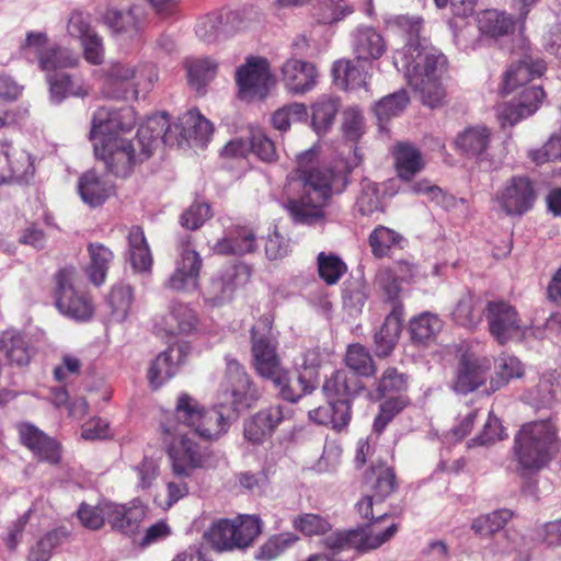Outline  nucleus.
<instances>
[{"mask_svg": "<svg viewBox=\"0 0 561 561\" xmlns=\"http://www.w3.org/2000/svg\"><path fill=\"white\" fill-rule=\"evenodd\" d=\"M300 194L287 201V210L296 224L312 226L325 218L323 208L334 193H342L348 184V171L319 164V153L310 148L297 156L291 173Z\"/></svg>", "mask_w": 561, "mask_h": 561, "instance_id": "nucleus-1", "label": "nucleus"}, {"mask_svg": "<svg viewBox=\"0 0 561 561\" xmlns=\"http://www.w3.org/2000/svg\"><path fill=\"white\" fill-rule=\"evenodd\" d=\"M136 123V113L129 106L119 110L100 106L93 113L90 139L94 153L115 176L127 178L136 164L148 159L142 156V148L137 152L136 141L121 136L130 131Z\"/></svg>", "mask_w": 561, "mask_h": 561, "instance_id": "nucleus-2", "label": "nucleus"}, {"mask_svg": "<svg viewBox=\"0 0 561 561\" xmlns=\"http://www.w3.org/2000/svg\"><path fill=\"white\" fill-rule=\"evenodd\" d=\"M203 409L196 398L182 392L176 398L173 412L160 423V440L175 476L188 477L206 461L204 450L188 435L194 432Z\"/></svg>", "mask_w": 561, "mask_h": 561, "instance_id": "nucleus-3", "label": "nucleus"}, {"mask_svg": "<svg viewBox=\"0 0 561 561\" xmlns=\"http://www.w3.org/2000/svg\"><path fill=\"white\" fill-rule=\"evenodd\" d=\"M556 428L549 421L524 424L514 438V454L519 469L538 471L549 461Z\"/></svg>", "mask_w": 561, "mask_h": 561, "instance_id": "nucleus-4", "label": "nucleus"}, {"mask_svg": "<svg viewBox=\"0 0 561 561\" xmlns=\"http://www.w3.org/2000/svg\"><path fill=\"white\" fill-rule=\"evenodd\" d=\"M153 77L156 73L151 67L135 69L128 65L114 64L105 77L103 93L112 99L137 98L139 90L152 85Z\"/></svg>", "mask_w": 561, "mask_h": 561, "instance_id": "nucleus-5", "label": "nucleus"}, {"mask_svg": "<svg viewBox=\"0 0 561 561\" xmlns=\"http://www.w3.org/2000/svg\"><path fill=\"white\" fill-rule=\"evenodd\" d=\"M77 270L73 266L60 268L54 275V297L58 310L69 318L84 321L92 317L94 307L91 298L76 291L73 282Z\"/></svg>", "mask_w": 561, "mask_h": 561, "instance_id": "nucleus-6", "label": "nucleus"}, {"mask_svg": "<svg viewBox=\"0 0 561 561\" xmlns=\"http://www.w3.org/2000/svg\"><path fill=\"white\" fill-rule=\"evenodd\" d=\"M226 405L237 416L240 408H251L260 398V391L244 367L236 359H227L224 380L220 385Z\"/></svg>", "mask_w": 561, "mask_h": 561, "instance_id": "nucleus-7", "label": "nucleus"}, {"mask_svg": "<svg viewBox=\"0 0 561 561\" xmlns=\"http://www.w3.org/2000/svg\"><path fill=\"white\" fill-rule=\"evenodd\" d=\"M25 54L32 53L37 57L39 68L46 72V78L51 73L62 72L68 68H76L80 64L78 55L67 48L57 45H48V37L42 32H30L25 43L21 46Z\"/></svg>", "mask_w": 561, "mask_h": 561, "instance_id": "nucleus-8", "label": "nucleus"}, {"mask_svg": "<svg viewBox=\"0 0 561 561\" xmlns=\"http://www.w3.org/2000/svg\"><path fill=\"white\" fill-rule=\"evenodd\" d=\"M271 82L270 62L263 57H248L236 71L238 98L242 101L264 100L270 93Z\"/></svg>", "mask_w": 561, "mask_h": 561, "instance_id": "nucleus-9", "label": "nucleus"}, {"mask_svg": "<svg viewBox=\"0 0 561 561\" xmlns=\"http://www.w3.org/2000/svg\"><path fill=\"white\" fill-rule=\"evenodd\" d=\"M398 531V524L392 523L386 529L377 531L373 528L369 533L363 529L339 530L323 538V546L337 553L341 551L356 549L358 551H368L377 549L389 541Z\"/></svg>", "mask_w": 561, "mask_h": 561, "instance_id": "nucleus-10", "label": "nucleus"}, {"mask_svg": "<svg viewBox=\"0 0 561 561\" xmlns=\"http://www.w3.org/2000/svg\"><path fill=\"white\" fill-rule=\"evenodd\" d=\"M178 250L175 270L167 279L165 287L175 291H193L198 288L203 259L193 248L191 236L179 240Z\"/></svg>", "mask_w": 561, "mask_h": 561, "instance_id": "nucleus-11", "label": "nucleus"}, {"mask_svg": "<svg viewBox=\"0 0 561 561\" xmlns=\"http://www.w3.org/2000/svg\"><path fill=\"white\" fill-rule=\"evenodd\" d=\"M16 431L21 445L25 447L38 462L49 466H59L61 463L64 447L57 438L49 436L30 422L18 423Z\"/></svg>", "mask_w": 561, "mask_h": 561, "instance_id": "nucleus-12", "label": "nucleus"}, {"mask_svg": "<svg viewBox=\"0 0 561 561\" xmlns=\"http://www.w3.org/2000/svg\"><path fill=\"white\" fill-rule=\"evenodd\" d=\"M537 197L535 183L525 175L512 176L496 194V201L507 216L527 214L533 209Z\"/></svg>", "mask_w": 561, "mask_h": 561, "instance_id": "nucleus-13", "label": "nucleus"}, {"mask_svg": "<svg viewBox=\"0 0 561 561\" xmlns=\"http://www.w3.org/2000/svg\"><path fill=\"white\" fill-rule=\"evenodd\" d=\"M484 316L490 334L500 345H505L522 331L523 320L519 312L506 300L489 301L484 308Z\"/></svg>", "mask_w": 561, "mask_h": 561, "instance_id": "nucleus-14", "label": "nucleus"}, {"mask_svg": "<svg viewBox=\"0 0 561 561\" xmlns=\"http://www.w3.org/2000/svg\"><path fill=\"white\" fill-rule=\"evenodd\" d=\"M490 371L491 362L488 358L463 353L455 369L451 388L459 394H469L485 385Z\"/></svg>", "mask_w": 561, "mask_h": 561, "instance_id": "nucleus-15", "label": "nucleus"}, {"mask_svg": "<svg viewBox=\"0 0 561 561\" xmlns=\"http://www.w3.org/2000/svg\"><path fill=\"white\" fill-rule=\"evenodd\" d=\"M280 79L287 91L291 94L302 95L318 84L319 70L311 61L289 58L282 65Z\"/></svg>", "mask_w": 561, "mask_h": 561, "instance_id": "nucleus-16", "label": "nucleus"}, {"mask_svg": "<svg viewBox=\"0 0 561 561\" xmlns=\"http://www.w3.org/2000/svg\"><path fill=\"white\" fill-rule=\"evenodd\" d=\"M251 352L253 367L256 374L265 379L276 378L283 369L277 354V341L270 334L259 335L255 329L251 330Z\"/></svg>", "mask_w": 561, "mask_h": 561, "instance_id": "nucleus-17", "label": "nucleus"}, {"mask_svg": "<svg viewBox=\"0 0 561 561\" xmlns=\"http://www.w3.org/2000/svg\"><path fill=\"white\" fill-rule=\"evenodd\" d=\"M107 523L111 528L135 541L141 524L146 517V510L141 505H125L116 503H105L103 508Z\"/></svg>", "mask_w": 561, "mask_h": 561, "instance_id": "nucleus-18", "label": "nucleus"}, {"mask_svg": "<svg viewBox=\"0 0 561 561\" xmlns=\"http://www.w3.org/2000/svg\"><path fill=\"white\" fill-rule=\"evenodd\" d=\"M363 484L370 492V495L375 496L377 503L383 502L399 486L393 467L381 460L373 462L366 469Z\"/></svg>", "mask_w": 561, "mask_h": 561, "instance_id": "nucleus-19", "label": "nucleus"}, {"mask_svg": "<svg viewBox=\"0 0 561 561\" xmlns=\"http://www.w3.org/2000/svg\"><path fill=\"white\" fill-rule=\"evenodd\" d=\"M371 62L358 60H337L332 68L336 85L344 90L366 88L370 78Z\"/></svg>", "mask_w": 561, "mask_h": 561, "instance_id": "nucleus-20", "label": "nucleus"}, {"mask_svg": "<svg viewBox=\"0 0 561 561\" xmlns=\"http://www.w3.org/2000/svg\"><path fill=\"white\" fill-rule=\"evenodd\" d=\"M403 313V304H397L386 317L380 330L375 333V354L378 357H388L394 350L402 331Z\"/></svg>", "mask_w": 561, "mask_h": 561, "instance_id": "nucleus-21", "label": "nucleus"}, {"mask_svg": "<svg viewBox=\"0 0 561 561\" xmlns=\"http://www.w3.org/2000/svg\"><path fill=\"white\" fill-rule=\"evenodd\" d=\"M352 416V401L350 399L329 400L328 405L309 411L310 420L321 425L331 426L337 433L347 428Z\"/></svg>", "mask_w": 561, "mask_h": 561, "instance_id": "nucleus-22", "label": "nucleus"}, {"mask_svg": "<svg viewBox=\"0 0 561 561\" xmlns=\"http://www.w3.org/2000/svg\"><path fill=\"white\" fill-rule=\"evenodd\" d=\"M0 354L11 366H27L32 358V346L26 335L16 329L0 333Z\"/></svg>", "mask_w": 561, "mask_h": 561, "instance_id": "nucleus-23", "label": "nucleus"}, {"mask_svg": "<svg viewBox=\"0 0 561 561\" xmlns=\"http://www.w3.org/2000/svg\"><path fill=\"white\" fill-rule=\"evenodd\" d=\"M256 249V234L252 228L245 226L231 227L214 245L215 253L222 255H244Z\"/></svg>", "mask_w": 561, "mask_h": 561, "instance_id": "nucleus-24", "label": "nucleus"}, {"mask_svg": "<svg viewBox=\"0 0 561 561\" xmlns=\"http://www.w3.org/2000/svg\"><path fill=\"white\" fill-rule=\"evenodd\" d=\"M278 377L279 380L277 377L271 378L270 380L279 390V396L284 400L293 403L299 401L304 396L311 393L317 388L318 383L317 376H312L311 373H301L293 378L289 376L288 371L283 368L279 370Z\"/></svg>", "mask_w": 561, "mask_h": 561, "instance_id": "nucleus-25", "label": "nucleus"}, {"mask_svg": "<svg viewBox=\"0 0 561 561\" xmlns=\"http://www.w3.org/2000/svg\"><path fill=\"white\" fill-rule=\"evenodd\" d=\"M364 385L358 376L347 369L333 371L322 386V390L329 400L350 399L351 401L360 393Z\"/></svg>", "mask_w": 561, "mask_h": 561, "instance_id": "nucleus-26", "label": "nucleus"}, {"mask_svg": "<svg viewBox=\"0 0 561 561\" xmlns=\"http://www.w3.org/2000/svg\"><path fill=\"white\" fill-rule=\"evenodd\" d=\"M546 71V64L542 59L526 57L517 64L512 65L503 78L502 90L505 94L512 93L518 87H523L535 78L541 77Z\"/></svg>", "mask_w": 561, "mask_h": 561, "instance_id": "nucleus-27", "label": "nucleus"}, {"mask_svg": "<svg viewBox=\"0 0 561 561\" xmlns=\"http://www.w3.org/2000/svg\"><path fill=\"white\" fill-rule=\"evenodd\" d=\"M127 254L133 270L137 273L151 272L153 257L140 226H131L127 233Z\"/></svg>", "mask_w": 561, "mask_h": 561, "instance_id": "nucleus-28", "label": "nucleus"}, {"mask_svg": "<svg viewBox=\"0 0 561 561\" xmlns=\"http://www.w3.org/2000/svg\"><path fill=\"white\" fill-rule=\"evenodd\" d=\"M78 192L85 204L98 207L114 193V186L94 170H88L79 178Z\"/></svg>", "mask_w": 561, "mask_h": 561, "instance_id": "nucleus-29", "label": "nucleus"}, {"mask_svg": "<svg viewBox=\"0 0 561 561\" xmlns=\"http://www.w3.org/2000/svg\"><path fill=\"white\" fill-rule=\"evenodd\" d=\"M226 410H229V408L222 402L218 407L204 408L194 433L209 440L220 437L228 431L230 425V414Z\"/></svg>", "mask_w": 561, "mask_h": 561, "instance_id": "nucleus-30", "label": "nucleus"}, {"mask_svg": "<svg viewBox=\"0 0 561 561\" xmlns=\"http://www.w3.org/2000/svg\"><path fill=\"white\" fill-rule=\"evenodd\" d=\"M87 251L89 263L84 267L88 279L96 287L103 285L114 261L113 251L100 242H90Z\"/></svg>", "mask_w": 561, "mask_h": 561, "instance_id": "nucleus-31", "label": "nucleus"}, {"mask_svg": "<svg viewBox=\"0 0 561 561\" xmlns=\"http://www.w3.org/2000/svg\"><path fill=\"white\" fill-rule=\"evenodd\" d=\"M181 136L187 141L194 142L196 146H204L209 141L214 133V126L201 112L196 108L187 111L180 118Z\"/></svg>", "mask_w": 561, "mask_h": 561, "instance_id": "nucleus-32", "label": "nucleus"}, {"mask_svg": "<svg viewBox=\"0 0 561 561\" xmlns=\"http://www.w3.org/2000/svg\"><path fill=\"white\" fill-rule=\"evenodd\" d=\"M46 80L49 84L51 99L56 102H61L69 96L84 98L90 93V88L82 78L72 77L65 71L51 73Z\"/></svg>", "mask_w": 561, "mask_h": 561, "instance_id": "nucleus-33", "label": "nucleus"}, {"mask_svg": "<svg viewBox=\"0 0 561 561\" xmlns=\"http://www.w3.org/2000/svg\"><path fill=\"white\" fill-rule=\"evenodd\" d=\"M104 20L113 32L133 37L142 28L144 10L139 5H133L126 12L108 9Z\"/></svg>", "mask_w": 561, "mask_h": 561, "instance_id": "nucleus-34", "label": "nucleus"}, {"mask_svg": "<svg viewBox=\"0 0 561 561\" xmlns=\"http://www.w3.org/2000/svg\"><path fill=\"white\" fill-rule=\"evenodd\" d=\"M174 350L169 347L160 353L151 363L148 369V381L153 390L159 389L162 385L173 378L179 368L181 352L178 351V357L174 359Z\"/></svg>", "mask_w": 561, "mask_h": 561, "instance_id": "nucleus-35", "label": "nucleus"}, {"mask_svg": "<svg viewBox=\"0 0 561 561\" xmlns=\"http://www.w3.org/2000/svg\"><path fill=\"white\" fill-rule=\"evenodd\" d=\"M479 31L491 38L508 35L515 28V21L505 12L495 9L481 11L477 16Z\"/></svg>", "mask_w": 561, "mask_h": 561, "instance_id": "nucleus-36", "label": "nucleus"}, {"mask_svg": "<svg viewBox=\"0 0 561 561\" xmlns=\"http://www.w3.org/2000/svg\"><path fill=\"white\" fill-rule=\"evenodd\" d=\"M385 53L382 36L373 27L358 28L354 39V54L360 61L379 59Z\"/></svg>", "mask_w": 561, "mask_h": 561, "instance_id": "nucleus-37", "label": "nucleus"}, {"mask_svg": "<svg viewBox=\"0 0 561 561\" xmlns=\"http://www.w3.org/2000/svg\"><path fill=\"white\" fill-rule=\"evenodd\" d=\"M311 12L317 23L332 25L353 14L355 8L347 0H318Z\"/></svg>", "mask_w": 561, "mask_h": 561, "instance_id": "nucleus-38", "label": "nucleus"}, {"mask_svg": "<svg viewBox=\"0 0 561 561\" xmlns=\"http://www.w3.org/2000/svg\"><path fill=\"white\" fill-rule=\"evenodd\" d=\"M525 374L523 363L515 356L501 355L496 360L495 376L490 378L488 394L504 388L513 379L522 378Z\"/></svg>", "mask_w": 561, "mask_h": 561, "instance_id": "nucleus-39", "label": "nucleus"}, {"mask_svg": "<svg viewBox=\"0 0 561 561\" xmlns=\"http://www.w3.org/2000/svg\"><path fill=\"white\" fill-rule=\"evenodd\" d=\"M394 158L398 176L404 181L412 180L424 168L420 150L410 144H398Z\"/></svg>", "mask_w": 561, "mask_h": 561, "instance_id": "nucleus-40", "label": "nucleus"}, {"mask_svg": "<svg viewBox=\"0 0 561 561\" xmlns=\"http://www.w3.org/2000/svg\"><path fill=\"white\" fill-rule=\"evenodd\" d=\"M354 209L362 217L385 213L382 196L377 183L367 179L360 182V191L356 197Z\"/></svg>", "mask_w": 561, "mask_h": 561, "instance_id": "nucleus-41", "label": "nucleus"}, {"mask_svg": "<svg viewBox=\"0 0 561 561\" xmlns=\"http://www.w3.org/2000/svg\"><path fill=\"white\" fill-rule=\"evenodd\" d=\"M161 328L168 335L188 334L196 329L197 317L195 311L186 305H174L164 318Z\"/></svg>", "mask_w": 561, "mask_h": 561, "instance_id": "nucleus-42", "label": "nucleus"}, {"mask_svg": "<svg viewBox=\"0 0 561 561\" xmlns=\"http://www.w3.org/2000/svg\"><path fill=\"white\" fill-rule=\"evenodd\" d=\"M233 525V550H244L253 545L262 533V522L255 515H239L231 519Z\"/></svg>", "mask_w": 561, "mask_h": 561, "instance_id": "nucleus-43", "label": "nucleus"}, {"mask_svg": "<svg viewBox=\"0 0 561 561\" xmlns=\"http://www.w3.org/2000/svg\"><path fill=\"white\" fill-rule=\"evenodd\" d=\"M490 141L491 133L488 127L471 126L457 136L456 146L467 156L479 157L486 150Z\"/></svg>", "mask_w": 561, "mask_h": 561, "instance_id": "nucleus-44", "label": "nucleus"}, {"mask_svg": "<svg viewBox=\"0 0 561 561\" xmlns=\"http://www.w3.org/2000/svg\"><path fill=\"white\" fill-rule=\"evenodd\" d=\"M453 319L462 327H476L482 319L481 299L471 291H466L459 298L453 310Z\"/></svg>", "mask_w": 561, "mask_h": 561, "instance_id": "nucleus-45", "label": "nucleus"}, {"mask_svg": "<svg viewBox=\"0 0 561 561\" xmlns=\"http://www.w3.org/2000/svg\"><path fill=\"white\" fill-rule=\"evenodd\" d=\"M169 129L164 116L149 117L137 130L136 144L142 148V156L150 158L154 144L162 138Z\"/></svg>", "mask_w": 561, "mask_h": 561, "instance_id": "nucleus-46", "label": "nucleus"}, {"mask_svg": "<svg viewBox=\"0 0 561 561\" xmlns=\"http://www.w3.org/2000/svg\"><path fill=\"white\" fill-rule=\"evenodd\" d=\"M340 107L337 98L322 95L312 105L311 124L318 135L324 134L332 126Z\"/></svg>", "mask_w": 561, "mask_h": 561, "instance_id": "nucleus-47", "label": "nucleus"}, {"mask_svg": "<svg viewBox=\"0 0 561 561\" xmlns=\"http://www.w3.org/2000/svg\"><path fill=\"white\" fill-rule=\"evenodd\" d=\"M410 403L411 400L408 394L387 397L385 401L379 404V411L373 424L374 432L380 435L388 424L409 407Z\"/></svg>", "mask_w": 561, "mask_h": 561, "instance_id": "nucleus-48", "label": "nucleus"}, {"mask_svg": "<svg viewBox=\"0 0 561 561\" xmlns=\"http://www.w3.org/2000/svg\"><path fill=\"white\" fill-rule=\"evenodd\" d=\"M403 241V237L386 226H377L368 237V244L371 249V253L377 259L388 256L390 250L393 247H400Z\"/></svg>", "mask_w": 561, "mask_h": 561, "instance_id": "nucleus-49", "label": "nucleus"}, {"mask_svg": "<svg viewBox=\"0 0 561 561\" xmlns=\"http://www.w3.org/2000/svg\"><path fill=\"white\" fill-rule=\"evenodd\" d=\"M133 301L134 291L130 285L124 283L114 285L107 297L113 320L124 321L129 313Z\"/></svg>", "mask_w": 561, "mask_h": 561, "instance_id": "nucleus-50", "label": "nucleus"}, {"mask_svg": "<svg viewBox=\"0 0 561 561\" xmlns=\"http://www.w3.org/2000/svg\"><path fill=\"white\" fill-rule=\"evenodd\" d=\"M233 525L231 519L221 518L214 522L210 527L205 531L204 538L216 551H232L233 550Z\"/></svg>", "mask_w": 561, "mask_h": 561, "instance_id": "nucleus-51", "label": "nucleus"}, {"mask_svg": "<svg viewBox=\"0 0 561 561\" xmlns=\"http://www.w3.org/2000/svg\"><path fill=\"white\" fill-rule=\"evenodd\" d=\"M345 364L350 371L360 377H370L376 373V366L369 351L362 344L355 343L347 347Z\"/></svg>", "mask_w": 561, "mask_h": 561, "instance_id": "nucleus-52", "label": "nucleus"}, {"mask_svg": "<svg viewBox=\"0 0 561 561\" xmlns=\"http://www.w3.org/2000/svg\"><path fill=\"white\" fill-rule=\"evenodd\" d=\"M408 376L398 371L396 367H388L376 380V392L379 398L407 394Z\"/></svg>", "mask_w": 561, "mask_h": 561, "instance_id": "nucleus-53", "label": "nucleus"}, {"mask_svg": "<svg viewBox=\"0 0 561 561\" xmlns=\"http://www.w3.org/2000/svg\"><path fill=\"white\" fill-rule=\"evenodd\" d=\"M229 33L221 12H213L204 16L196 26V34L205 43H215Z\"/></svg>", "mask_w": 561, "mask_h": 561, "instance_id": "nucleus-54", "label": "nucleus"}, {"mask_svg": "<svg viewBox=\"0 0 561 561\" xmlns=\"http://www.w3.org/2000/svg\"><path fill=\"white\" fill-rule=\"evenodd\" d=\"M298 540V536L294 533L273 535L260 547L256 559L260 561H272L286 552Z\"/></svg>", "mask_w": 561, "mask_h": 561, "instance_id": "nucleus-55", "label": "nucleus"}, {"mask_svg": "<svg viewBox=\"0 0 561 561\" xmlns=\"http://www.w3.org/2000/svg\"><path fill=\"white\" fill-rule=\"evenodd\" d=\"M442 320L430 312H425L410 322L411 339L417 343H424L434 339L442 330Z\"/></svg>", "mask_w": 561, "mask_h": 561, "instance_id": "nucleus-56", "label": "nucleus"}, {"mask_svg": "<svg viewBox=\"0 0 561 561\" xmlns=\"http://www.w3.org/2000/svg\"><path fill=\"white\" fill-rule=\"evenodd\" d=\"M251 153L264 163H275L278 153L275 142L261 127L250 128Z\"/></svg>", "mask_w": 561, "mask_h": 561, "instance_id": "nucleus-57", "label": "nucleus"}, {"mask_svg": "<svg viewBox=\"0 0 561 561\" xmlns=\"http://www.w3.org/2000/svg\"><path fill=\"white\" fill-rule=\"evenodd\" d=\"M291 523L295 530L306 537L323 536L332 529V525L327 517L313 513L299 514L294 517Z\"/></svg>", "mask_w": 561, "mask_h": 561, "instance_id": "nucleus-58", "label": "nucleus"}, {"mask_svg": "<svg viewBox=\"0 0 561 561\" xmlns=\"http://www.w3.org/2000/svg\"><path fill=\"white\" fill-rule=\"evenodd\" d=\"M190 84L197 90L206 85L217 73V64L210 58H199L186 61Z\"/></svg>", "mask_w": 561, "mask_h": 561, "instance_id": "nucleus-59", "label": "nucleus"}, {"mask_svg": "<svg viewBox=\"0 0 561 561\" xmlns=\"http://www.w3.org/2000/svg\"><path fill=\"white\" fill-rule=\"evenodd\" d=\"M34 164L31 156L21 150H15L10 146L9 175L7 184L11 182L27 181L34 174Z\"/></svg>", "mask_w": 561, "mask_h": 561, "instance_id": "nucleus-60", "label": "nucleus"}, {"mask_svg": "<svg viewBox=\"0 0 561 561\" xmlns=\"http://www.w3.org/2000/svg\"><path fill=\"white\" fill-rule=\"evenodd\" d=\"M560 374L557 370L546 371L541 375L536 387L538 404L549 407L561 396Z\"/></svg>", "mask_w": 561, "mask_h": 561, "instance_id": "nucleus-61", "label": "nucleus"}, {"mask_svg": "<svg viewBox=\"0 0 561 561\" xmlns=\"http://www.w3.org/2000/svg\"><path fill=\"white\" fill-rule=\"evenodd\" d=\"M317 263L319 276L327 285L336 284L347 270L346 264L335 254L320 252Z\"/></svg>", "mask_w": 561, "mask_h": 561, "instance_id": "nucleus-62", "label": "nucleus"}, {"mask_svg": "<svg viewBox=\"0 0 561 561\" xmlns=\"http://www.w3.org/2000/svg\"><path fill=\"white\" fill-rule=\"evenodd\" d=\"M511 518L512 513L508 510H497L476 518L471 528L478 535L491 536L503 529Z\"/></svg>", "mask_w": 561, "mask_h": 561, "instance_id": "nucleus-63", "label": "nucleus"}, {"mask_svg": "<svg viewBox=\"0 0 561 561\" xmlns=\"http://www.w3.org/2000/svg\"><path fill=\"white\" fill-rule=\"evenodd\" d=\"M409 103V96L404 90L382 98L374 106V113L379 122L398 116Z\"/></svg>", "mask_w": 561, "mask_h": 561, "instance_id": "nucleus-64", "label": "nucleus"}]
</instances>
